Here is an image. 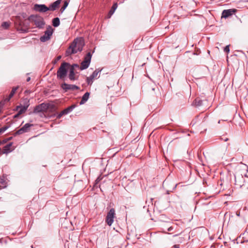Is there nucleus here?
I'll list each match as a JSON object with an SVG mask.
<instances>
[{
	"mask_svg": "<svg viewBox=\"0 0 248 248\" xmlns=\"http://www.w3.org/2000/svg\"><path fill=\"white\" fill-rule=\"evenodd\" d=\"M33 125L32 124H30L29 123L26 124L22 128L24 129L26 132L29 131L30 128Z\"/></svg>",
	"mask_w": 248,
	"mask_h": 248,
	"instance_id": "26",
	"label": "nucleus"
},
{
	"mask_svg": "<svg viewBox=\"0 0 248 248\" xmlns=\"http://www.w3.org/2000/svg\"><path fill=\"white\" fill-rule=\"evenodd\" d=\"M16 109L18 110V113L15 116V117H16L18 115H20L25 112L27 108L24 107L23 106L20 105L17 106Z\"/></svg>",
	"mask_w": 248,
	"mask_h": 248,
	"instance_id": "16",
	"label": "nucleus"
},
{
	"mask_svg": "<svg viewBox=\"0 0 248 248\" xmlns=\"http://www.w3.org/2000/svg\"><path fill=\"white\" fill-rule=\"evenodd\" d=\"M69 68H73V70H75L76 68H78L80 69V66L78 64L75 63L72 65H70L69 66Z\"/></svg>",
	"mask_w": 248,
	"mask_h": 248,
	"instance_id": "29",
	"label": "nucleus"
},
{
	"mask_svg": "<svg viewBox=\"0 0 248 248\" xmlns=\"http://www.w3.org/2000/svg\"><path fill=\"white\" fill-rule=\"evenodd\" d=\"M61 56H58L57 57L56 60L55 61L54 63H56L58 61H59V60H60L61 59Z\"/></svg>",
	"mask_w": 248,
	"mask_h": 248,
	"instance_id": "35",
	"label": "nucleus"
},
{
	"mask_svg": "<svg viewBox=\"0 0 248 248\" xmlns=\"http://www.w3.org/2000/svg\"><path fill=\"white\" fill-rule=\"evenodd\" d=\"M101 69H96L91 75L86 78V82L88 85H91L95 78H98L99 76L98 77V75L101 72Z\"/></svg>",
	"mask_w": 248,
	"mask_h": 248,
	"instance_id": "5",
	"label": "nucleus"
},
{
	"mask_svg": "<svg viewBox=\"0 0 248 248\" xmlns=\"http://www.w3.org/2000/svg\"><path fill=\"white\" fill-rule=\"evenodd\" d=\"M61 2V0H57L51 3L48 7V8H49V10L55 11L57 8H58Z\"/></svg>",
	"mask_w": 248,
	"mask_h": 248,
	"instance_id": "10",
	"label": "nucleus"
},
{
	"mask_svg": "<svg viewBox=\"0 0 248 248\" xmlns=\"http://www.w3.org/2000/svg\"><path fill=\"white\" fill-rule=\"evenodd\" d=\"M61 87L63 90H65V92H67L68 90L74 91L79 89V87L77 85L68 84L66 83L62 84Z\"/></svg>",
	"mask_w": 248,
	"mask_h": 248,
	"instance_id": "9",
	"label": "nucleus"
},
{
	"mask_svg": "<svg viewBox=\"0 0 248 248\" xmlns=\"http://www.w3.org/2000/svg\"><path fill=\"white\" fill-rule=\"evenodd\" d=\"M22 31H26L25 30H21Z\"/></svg>",
	"mask_w": 248,
	"mask_h": 248,
	"instance_id": "44",
	"label": "nucleus"
},
{
	"mask_svg": "<svg viewBox=\"0 0 248 248\" xmlns=\"http://www.w3.org/2000/svg\"><path fill=\"white\" fill-rule=\"evenodd\" d=\"M167 194H169V191H168L167 192Z\"/></svg>",
	"mask_w": 248,
	"mask_h": 248,
	"instance_id": "43",
	"label": "nucleus"
},
{
	"mask_svg": "<svg viewBox=\"0 0 248 248\" xmlns=\"http://www.w3.org/2000/svg\"><path fill=\"white\" fill-rule=\"evenodd\" d=\"M68 78L72 81L76 80L78 79V78L76 77L75 70H73V68H69Z\"/></svg>",
	"mask_w": 248,
	"mask_h": 248,
	"instance_id": "12",
	"label": "nucleus"
},
{
	"mask_svg": "<svg viewBox=\"0 0 248 248\" xmlns=\"http://www.w3.org/2000/svg\"><path fill=\"white\" fill-rule=\"evenodd\" d=\"M92 58V54L91 52H88L85 57L84 60L87 61L88 62L90 63Z\"/></svg>",
	"mask_w": 248,
	"mask_h": 248,
	"instance_id": "24",
	"label": "nucleus"
},
{
	"mask_svg": "<svg viewBox=\"0 0 248 248\" xmlns=\"http://www.w3.org/2000/svg\"><path fill=\"white\" fill-rule=\"evenodd\" d=\"M12 145V143H9L6 145L3 149V154H8L11 152L10 148Z\"/></svg>",
	"mask_w": 248,
	"mask_h": 248,
	"instance_id": "18",
	"label": "nucleus"
},
{
	"mask_svg": "<svg viewBox=\"0 0 248 248\" xmlns=\"http://www.w3.org/2000/svg\"><path fill=\"white\" fill-rule=\"evenodd\" d=\"M2 108V105L1 104V103H0V112L1 111Z\"/></svg>",
	"mask_w": 248,
	"mask_h": 248,
	"instance_id": "37",
	"label": "nucleus"
},
{
	"mask_svg": "<svg viewBox=\"0 0 248 248\" xmlns=\"http://www.w3.org/2000/svg\"><path fill=\"white\" fill-rule=\"evenodd\" d=\"M9 128L8 126H4L0 128L1 133L5 132Z\"/></svg>",
	"mask_w": 248,
	"mask_h": 248,
	"instance_id": "31",
	"label": "nucleus"
},
{
	"mask_svg": "<svg viewBox=\"0 0 248 248\" xmlns=\"http://www.w3.org/2000/svg\"><path fill=\"white\" fill-rule=\"evenodd\" d=\"M31 80V78L30 77H28L27 78V82H29L30 80Z\"/></svg>",
	"mask_w": 248,
	"mask_h": 248,
	"instance_id": "38",
	"label": "nucleus"
},
{
	"mask_svg": "<svg viewBox=\"0 0 248 248\" xmlns=\"http://www.w3.org/2000/svg\"><path fill=\"white\" fill-rule=\"evenodd\" d=\"M64 114L62 113V112L61 111L59 114H58L57 118L58 119H60L61 117H62Z\"/></svg>",
	"mask_w": 248,
	"mask_h": 248,
	"instance_id": "34",
	"label": "nucleus"
},
{
	"mask_svg": "<svg viewBox=\"0 0 248 248\" xmlns=\"http://www.w3.org/2000/svg\"><path fill=\"white\" fill-rule=\"evenodd\" d=\"M6 183L5 181V177L2 176L0 177V187L4 188L6 187Z\"/></svg>",
	"mask_w": 248,
	"mask_h": 248,
	"instance_id": "20",
	"label": "nucleus"
},
{
	"mask_svg": "<svg viewBox=\"0 0 248 248\" xmlns=\"http://www.w3.org/2000/svg\"><path fill=\"white\" fill-rule=\"evenodd\" d=\"M237 12L235 9H230L224 10L222 12L221 18H227L231 17L233 15L235 14Z\"/></svg>",
	"mask_w": 248,
	"mask_h": 248,
	"instance_id": "7",
	"label": "nucleus"
},
{
	"mask_svg": "<svg viewBox=\"0 0 248 248\" xmlns=\"http://www.w3.org/2000/svg\"><path fill=\"white\" fill-rule=\"evenodd\" d=\"M236 215L237 216H238V217L240 216V213L239 212H236Z\"/></svg>",
	"mask_w": 248,
	"mask_h": 248,
	"instance_id": "40",
	"label": "nucleus"
},
{
	"mask_svg": "<svg viewBox=\"0 0 248 248\" xmlns=\"http://www.w3.org/2000/svg\"><path fill=\"white\" fill-rule=\"evenodd\" d=\"M118 7V4L117 3H114L113 5L112 6L110 10L108 12V13L107 16V18H109L111 16L114 14L115 12V11L116 10V9Z\"/></svg>",
	"mask_w": 248,
	"mask_h": 248,
	"instance_id": "13",
	"label": "nucleus"
},
{
	"mask_svg": "<svg viewBox=\"0 0 248 248\" xmlns=\"http://www.w3.org/2000/svg\"><path fill=\"white\" fill-rule=\"evenodd\" d=\"M172 229L171 227H170V228L168 229V230L169 231H170L171 230H172Z\"/></svg>",
	"mask_w": 248,
	"mask_h": 248,
	"instance_id": "41",
	"label": "nucleus"
},
{
	"mask_svg": "<svg viewBox=\"0 0 248 248\" xmlns=\"http://www.w3.org/2000/svg\"><path fill=\"white\" fill-rule=\"evenodd\" d=\"M230 45L226 46L224 48V51L226 53H229L230 52L229 48Z\"/></svg>",
	"mask_w": 248,
	"mask_h": 248,
	"instance_id": "32",
	"label": "nucleus"
},
{
	"mask_svg": "<svg viewBox=\"0 0 248 248\" xmlns=\"http://www.w3.org/2000/svg\"><path fill=\"white\" fill-rule=\"evenodd\" d=\"M115 217V210L114 208H111L107 213L106 222L107 224L110 226L114 221V218Z\"/></svg>",
	"mask_w": 248,
	"mask_h": 248,
	"instance_id": "3",
	"label": "nucleus"
},
{
	"mask_svg": "<svg viewBox=\"0 0 248 248\" xmlns=\"http://www.w3.org/2000/svg\"><path fill=\"white\" fill-rule=\"evenodd\" d=\"M24 107L28 108L29 106H30V101L27 98H26L23 101V105Z\"/></svg>",
	"mask_w": 248,
	"mask_h": 248,
	"instance_id": "25",
	"label": "nucleus"
},
{
	"mask_svg": "<svg viewBox=\"0 0 248 248\" xmlns=\"http://www.w3.org/2000/svg\"><path fill=\"white\" fill-rule=\"evenodd\" d=\"M199 116H197L194 119L192 120L191 123V124L194 125L198 121Z\"/></svg>",
	"mask_w": 248,
	"mask_h": 248,
	"instance_id": "30",
	"label": "nucleus"
},
{
	"mask_svg": "<svg viewBox=\"0 0 248 248\" xmlns=\"http://www.w3.org/2000/svg\"><path fill=\"white\" fill-rule=\"evenodd\" d=\"M172 248H180V247L178 245H174Z\"/></svg>",
	"mask_w": 248,
	"mask_h": 248,
	"instance_id": "36",
	"label": "nucleus"
},
{
	"mask_svg": "<svg viewBox=\"0 0 248 248\" xmlns=\"http://www.w3.org/2000/svg\"><path fill=\"white\" fill-rule=\"evenodd\" d=\"M69 66H70V63L66 62H63L61 64L57 72V76L58 78L63 79L66 77Z\"/></svg>",
	"mask_w": 248,
	"mask_h": 248,
	"instance_id": "2",
	"label": "nucleus"
},
{
	"mask_svg": "<svg viewBox=\"0 0 248 248\" xmlns=\"http://www.w3.org/2000/svg\"><path fill=\"white\" fill-rule=\"evenodd\" d=\"M25 132V131L22 127L21 128H20L19 130H18L15 133L14 136H16L17 135H20Z\"/></svg>",
	"mask_w": 248,
	"mask_h": 248,
	"instance_id": "28",
	"label": "nucleus"
},
{
	"mask_svg": "<svg viewBox=\"0 0 248 248\" xmlns=\"http://www.w3.org/2000/svg\"><path fill=\"white\" fill-rule=\"evenodd\" d=\"M224 141H228V138H225V139H224Z\"/></svg>",
	"mask_w": 248,
	"mask_h": 248,
	"instance_id": "39",
	"label": "nucleus"
},
{
	"mask_svg": "<svg viewBox=\"0 0 248 248\" xmlns=\"http://www.w3.org/2000/svg\"><path fill=\"white\" fill-rule=\"evenodd\" d=\"M90 96V93L86 92L85 93V94L82 96L81 100L79 103L80 105L84 104L86 103V102L87 101L89 98Z\"/></svg>",
	"mask_w": 248,
	"mask_h": 248,
	"instance_id": "15",
	"label": "nucleus"
},
{
	"mask_svg": "<svg viewBox=\"0 0 248 248\" xmlns=\"http://www.w3.org/2000/svg\"><path fill=\"white\" fill-rule=\"evenodd\" d=\"M33 10L35 11L45 13L49 10V8L45 4H35L33 6Z\"/></svg>",
	"mask_w": 248,
	"mask_h": 248,
	"instance_id": "8",
	"label": "nucleus"
},
{
	"mask_svg": "<svg viewBox=\"0 0 248 248\" xmlns=\"http://www.w3.org/2000/svg\"><path fill=\"white\" fill-rule=\"evenodd\" d=\"M176 186H177V184L175 185V186L174 187V189L176 187Z\"/></svg>",
	"mask_w": 248,
	"mask_h": 248,
	"instance_id": "42",
	"label": "nucleus"
},
{
	"mask_svg": "<svg viewBox=\"0 0 248 248\" xmlns=\"http://www.w3.org/2000/svg\"><path fill=\"white\" fill-rule=\"evenodd\" d=\"M53 32H45V34L40 37V41L42 42H45L48 40L52 35Z\"/></svg>",
	"mask_w": 248,
	"mask_h": 248,
	"instance_id": "11",
	"label": "nucleus"
},
{
	"mask_svg": "<svg viewBox=\"0 0 248 248\" xmlns=\"http://www.w3.org/2000/svg\"><path fill=\"white\" fill-rule=\"evenodd\" d=\"M31 19L34 21L35 25L39 29H42L45 25V22L43 18L37 16L31 15L30 17Z\"/></svg>",
	"mask_w": 248,
	"mask_h": 248,
	"instance_id": "4",
	"label": "nucleus"
},
{
	"mask_svg": "<svg viewBox=\"0 0 248 248\" xmlns=\"http://www.w3.org/2000/svg\"><path fill=\"white\" fill-rule=\"evenodd\" d=\"M46 31H53V29L51 26H48Z\"/></svg>",
	"mask_w": 248,
	"mask_h": 248,
	"instance_id": "33",
	"label": "nucleus"
},
{
	"mask_svg": "<svg viewBox=\"0 0 248 248\" xmlns=\"http://www.w3.org/2000/svg\"><path fill=\"white\" fill-rule=\"evenodd\" d=\"M52 25L55 27H57L59 26L60 19L58 17H55L52 20Z\"/></svg>",
	"mask_w": 248,
	"mask_h": 248,
	"instance_id": "22",
	"label": "nucleus"
},
{
	"mask_svg": "<svg viewBox=\"0 0 248 248\" xmlns=\"http://www.w3.org/2000/svg\"><path fill=\"white\" fill-rule=\"evenodd\" d=\"M17 89L18 87L13 88L10 94L9 95L8 98L7 99V101L10 100V99L14 96Z\"/></svg>",
	"mask_w": 248,
	"mask_h": 248,
	"instance_id": "21",
	"label": "nucleus"
},
{
	"mask_svg": "<svg viewBox=\"0 0 248 248\" xmlns=\"http://www.w3.org/2000/svg\"><path fill=\"white\" fill-rule=\"evenodd\" d=\"M49 108V104L44 103H41L36 106L34 109V113L46 111Z\"/></svg>",
	"mask_w": 248,
	"mask_h": 248,
	"instance_id": "6",
	"label": "nucleus"
},
{
	"mask_svg": "<svg viewBox=\"0 0 248 248\" xmlns=\"http://www.w3.org/2000/svg\"><path fill=\"white\" fill-rule=\"evenodd\" d=\"M31 248H33V246H31Z\"/></svg>",
	"mask_w": 248,
	"mask_h": 248,
	"instance_id": "45",
	"label": "nucleus"
},
{
	"mask_svg": "<svg viewBox=\"0 0 248 248\" xmlns=\"http://www.w3.org/2000/svg\"><path fill=\"white\" fill-rule=\"evenodd\" d=\"M10 24H11V23L9 21L3 22L1 24V27H2L3 29H4V30H7V29H8V28L9 27Z\"/></svg>",
	"mask_w": 248,
	"mask_h": 248,
	"instance_id": "23",
	"label": "nucleus"
},
{
	"mask_svg": "<svg viewBox=\"0 0 248 248\" xmlns=\"http://www.w3.org/2000/svg\"><path fill=\"white\" fill-rule=\"evenodd\" d=\"M84 46V42L83 38L79 37L75 39L66 50V55L68 56L78 52H81Z\"/></svg>",
	"mask_w": 248,
	"mask_h": 248,
	"instance_id": "1",
	"label": "nucleus"
},
{
	"mask_svg": "<svg viewBox=\"0 0 248 248\" xmlns=\"http://www.w3.org/2000/svg\"><path fill=\"white\" fill-rule=\"evenodd\" d=\"M76 107V105L75 104H74L66 108L62 111V113L64 115H66L71 112Z\"/></svg>",
	"mask_w": 248,
	"mask_h": 248,
	"instance_id": "14",
	"label": "nucleus"
},
{
	"mask_svg": "<svg viewBox=\"0 0 248 248\" xmlns=\"http://www.w3.org/2000/svg\"><path fill=\"white\" fill-rule=\"evenodd\" d=\"M68 4H69V1L68 0L64 1V4L60 10L61 13H62L64 11V10L66 9V8L68 5Z\"/></svg>",
	"mask_w": 248,
	"mask_h": 248,
	"instance_id": "27",
	"label": "nucleus"
},
{
	"mask_svg": "<svg viewBox=\"0 0 248 248\" xmlns=\"http://www.w3.org/2000/svg\"><path fill=\"white\" fill-rule=\"evenodd\" d=\"M89 63L87 61L83 60L81 63V66H80V70H83L87 69L90 65Z\"/></svg>",
	"mask_w": 248,
	"mask_h": 248,
	"instance_id": "17",
	"label": "nucleus"
},
{
	"mask_svg": "<svg viewBox=\"0 0 248 248\" xmlns=\"http://www.w3.org/2000/svg\"><path fill=\"white\" fill-rule=\"evenodd\" d=\"M193 103L195 106H196L197 107H200L202 105L203 101L201 100L200 98H196L194 100Z\"/></svg>",
	"mask_w": 248,
	"mask_h": 248,
	"instance_id": "19",
	"label": "nucleus"
}]
</instances>
